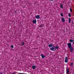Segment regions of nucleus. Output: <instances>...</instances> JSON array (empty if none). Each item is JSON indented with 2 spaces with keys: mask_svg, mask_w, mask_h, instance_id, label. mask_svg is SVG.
Instances as JSON below:
<instances>
[{
  "mask_svg": "<svg viewBox=\"0 0 74 74\" xmlns=\"http://www.w3.org/2000/svg\"><path fill=\"white\" fill-rule=\"evenodd\" d=\"M67 44L68 45V48H69L72 47H71V43H67Z\"/></svg>",
  "mask_w": 74,
  "mask_h": 74,
  "instance_id": "nucleus-1",
  "label": "nucleus"
},
{
  "mask_svg": "<svg viewBox=\"0 0 74 74\" xmlns=\"http://www.w3.org/2000/svg\"><path fill=\"white\" fill-rule=\"evenodd\" d=\"M69 48L70 49L71 52H73V50H74V48H73V47H71Z\"/></svg>",
  "mask_w": 74,
  "mask_h": 74,
  "instance_id": "nucleus-2",
  "label": "nucleus"
},
{
  "mask_svg": "<svg viewBox=\"0 0 74 74\" xmlns=\"http://www.w3.org/2000/svg\"><path fill=\"white\" fill-rule=\"evenodd\" d=\"M68 58H67V57H65V63H67V62H68Z\"/></svg>",
  "mask_w": 74,
  "mask_h": 74,
  "instance_id": "nucleus-3",
  "label": "nucleus"
},
{
  "mask_svg": "<svg viewBox=\"0 0 74 74\" xmlns=\"http://www.w3.org/2000/svg\"><path fill=\"white\" fill-rule=\"evenodd\" d=\"M53 47H54L55 48V49H54L55 51H56V49H59V47L58 46H56L55 47V46H54Z\"/></svg>",
  "mask_w": 74,
  "mask_h": 74,
  "instance_id": "nucleus-4",
  "label": "nucleus"
},
{
  "mask_svg": "<svg viewBox=\"0 0 74 74\" xmlns=\"http://www.w3.org/2000/svg\"><path fill=\"white\" fill-rule=\"evenodd\" d=\"M66 74H69V68H67L66 69Z\"/></svg>",
  "mask_w": 74,
  "mask_h": 74,
  "instance_id": "nucleus-5",
  "label": "nucleus"
},
{
  "mask_svg": "<svg viewBox=\"0 0 74 74\" xmlns=\"http://www.w3.org/2000/svg\"><path fill=\"white\" fill-rule=\"evenodd\" d=\"M36 19H40V16L39 15H37L36 16Z\"/></svg>",
  "mask_w": 74,
  "mask_h": 74,
  "instance_id": "nucleus-6",
  "label": "nucleus"
},
{
  "mask_svg": "<svg viewBox=\"0 0 74 74\" xmlns=\"http://www.w3.org/2000/svg\"><path fill=\"white\" fill-rule=\"evenodd\" d=\"M62 22H65V20H64V18L63 17L62 18Z\"/></svg>",
  "mask_w": 74,
  "mask_h": 74,
  "instance_id": "nucleus-7",
  "label": "nucleus"
},
{
  "mask_svg": "<svg viewBox=\"0 0 74 74\" xmlns=\"http://www.w3.org/2000/svg\"><path fill=\"white\" fill-rule=\"evenodd\" d=\"M33 23L36 24L37 21H36V20H33Z\"/></svg>",
  "mask_w": 74,
  "mask_h": 74,
  "instance_id": "nucleus-8",
  "label": "nucleus"
},
{
  "mask_svg": "<svg viewBox=\"0 0 74 74\" xmlns=\"http://www.w3.org/2000/svg\"><path fill=\"white\" fill-rule=\"evenodd\" d=\"M54 49V48L53 47H52L50 48V50L51 51H53Z\"/></svg>",
  "mask_w": 74,
  "mask_h": 74,
  "instance_id": "nucleus-9",
  "label": "nucleus"
},
{
  "mask_svg": "<svg viewBox=\"0 0 74 74\" xmlns=\"http://www.w3.org/2000/svg\"><path fill=\"white\" fill-rule=\"evenodd\" d=\"M33 69H36V66L34 65L32 66Z\"/></svg>",
  "mask_w": 74,
  "mask_h": 74,
  "instance_id": "nucleus-10",
  "label": "nucleus"
},
{
  "mask_svg": "<svg viewBox=\"0 0 74 74\" xmlns=\"http://www.w3.org/2000/svg\"><path fill=\"white\" fill-rule=\"evenodd\" d=\"M41 56L42 58H44L45 57V56L43 55L42 54H41Z\"/></svg>",
  "mask_w": 74,
  "mask_h": 74,
  "instance_id": "nucleus-11",
  "label": "nucleus"
},
{
  "mask_svg": "<svg viewBox=\"0 0 74 74\" xmlns=\"http://www.w3.org/2000/svg\"><path fill=\"white\" fill-rule=\"evenodd\" d=\"M69 23H70L71 22V18H69Z\"/></svg>",
  "mask_w": 74,
  "mask_h": 74,
  "instance_id": "nucleus-12",
  "label": "nucleus"
},
{
  "mask_svg": "<svg viewBox=\"0 0 74 74\" xmlns=\"http://www.w3.org/2000/svg\"><path fill=\"white\" fill-rule=\"evenodd\" d=\"M52 46V45L50 44L49 45V47H51Z\"/></svg>",
  "mask_w": 74,
  "mask_h": 74,
  "instance_id": "nucleus-13",
  "label": "nucleus"
},
{
  "mask_svg": "<svg viewBox=\"0 0 74 74\" xmlns=\"http://www.w3.org/2000/svg\"><path fill=\"white\" fill-rule=\"evenodd\" d=\"M60 7L61 8H63V5H62V4H61Z\"/></svg>",
  "mask_w": 74,
  "mask_h": 74,
  "instance_id": "nucleus-14",
  "label": "nucleus"
},
{
  "mask_svg": "<svg viewBox=\"0 0 74 74\" xmlns=\"http://www.w3.org/2000/svg\"><path fill=\"white\" fill-rule=\"evenodd\" d=\"M25 45V42H22V45Z\"/></svg>",
  "mask_w": 74,
  "mask_h": 74,
  "instance_id": "nucleus-15",
  "label": "nucleus"
},
{
  "mask_svg": "<svg viewBox=\"0 0 74 74\" xmlns=\"http://www.w3.org/2000/svg\"><path fill=\"white\" fill-rule=\"evenodd\" d=\"M70 41L71 42H73V40L72 39H71L70 40Z\"/></svg>",
  "mask_w": 74,
  "mask_h": 74,
  "instance_id": "nucleus-16",
  "label": "nucleus"
},
{
  "mask_svg": "<svg viewBox=\"0 0 74 74\" xmlns=\"http://www.w3.org/2000/svg\"><path fill=\"white\" fill-rule=\"evenodd\" d=\"M70 11L71 12H72V11H73L72 9H71V8H70Z\"/></svg>",
  "mask_w": 74,
  "mask_h": 74,
  "instance_id": "nucleus-17",
  "label": "nucleus"
},
{
  "mask_svg": "<svg viewBox=\"0 0 74 74\" xmlns=\"http://www.w3.org/2000/svg\"><path fill=\"white\" fill-rule=\"evenodd\" d=\"M73 64H74V63H73V62H71V66H73Z\"/></svg>",
  "mask_w": 74,
  "mask_h": 74,
  "instance_id": "nucleus-18",
  "label": "nucleus"
},
{
  "mask_svg": "<svg viewBox=\"0 0 74 74\" xmlns=\"http://www.w3.org/2000/svg\"><path fill=\"white\" fill-rule=\"evenodd\" d=\"M69 17H71V14L70 13L69 14Z\"/></svg>",
  "mask_w": 74,
  "mask_h": 74,
  "instance_id": "nucleus-19",
  "label": "nucleus"
},
{
  "mask_svg": "<svg viewBox=\"0 0 74 74\" xmlns=\"http://www.w3.org/2000/svg\"><path fill=\"white\" fill-rule=\"evenodd\" d=\"M43 26V25H42V24H41V25H40V27H42Z\"/></svg>",
  "mask_w": 74,
  "mask_h": 74,
  "instance_id": "nucleus-20",
  "label": "nucleus"
},
{
  "mask_svg": "<svg viewBox=\"0 0 74 74\" xmlns=\"http://www.w3.org/2000/svg\"><path fill=\"white\" fill-rule=\"evenodd\" d=\"M61 16H62V17L63 16V13H61Z\"/></svg>",
  "mask_w": 74,
  "mask_h": 74,
  "instance_id": "nucleus-21",
  "label": "nucleus"
},
{
  "mask_svg": "<svg viewBox=\"0 0 74 74\" xmlns=\"http://www.w3.org/2000/svg\"><path fill=\"white\" fill-rule=\"evenodd\" d=\"M11 48H14V46H13V45H12L11 46Z\"/></svg>",
  "mask_w": 74,
  "mask_h": 74,
  "instance_id": "nucleus-22",
  "label": "nucleus"
},
{
  "mask_svg": "<svg viewBox=\"0 0 74 74\" xmlns=\"http://www.w3.org/2000/svg\"><path fill=\"white\" fill-rule=\"evenodd\" d=\"M16 10H15V13H16V14H17V12H16Z\"/></svg>",
  "mask_w": 74,
  "mask_h": 74,
  "instance_id": "nucleus-23",
  "label": "nucleus"
},
{
  "mask_svg": "<svg viewBox=\"0 0 74 74\" xmlns=\"http://www.w3.org/2000/svg\"><path fill=\"white\" fill-rule=\"evenodd\" d=\"M12 74H15V73H12Z\"/></svg>",
  "mask_w": 74,
  "mask_h": 74,
  "instance_id": "nucleus-24",
  "label": "nucleus"
},
{
  "mask_svg": "<svg viewBox=\"0 0 74 74\" xmlns=\"http://www.w3.org/2000/svg\"><path fill=\"white\" fill-rule=\"evenodd\" d=\"M51 1H53V0H50Z\"/></svg>",
  "mask_w": 74,
  "mask_h": 74,
  "instance_id": "nucleus-25",
  "label": "nucleus"
},
{
  "mask_svg": "<svg viewBox=\"0 0 74 74\" xmlns=\"http://www.w3.org/2000/svg\"><path fill=\"white\" fill-rule=\"evenodd\" d=\"M0 74H2V73H0Z\"/></svg>",
  "mask_w": 74,
  "mask_h": 74,
  "instance_id": "nucleus-26",
  "label": "nucleus"
},
{
  "mask_svg": "<svg viewBox=\"0 0 74 74\" xmlns=\"http://www.w3.org/2000/svg\"><path fill=\"white\" fill-rule=\"evenodd\" d=\"M72 23H73V21H72Z\"/></svg>",
  "mask_w": 74,
  "mask_h": 74,
  "instance_id": "nucleus-27",
  "label": "nucleus"
},
{
  "mask_svg": "<svg viewBox=\"0 0 74 74\" xmlns=\"http://www.w3.org/2000/svg\"><path fill=\"white\" fill-rule=\"evenodd\" d=\"M73 1H74V0H72Z\"/></svg>",
  "mask_w": 74,
  "mask_h": 74,
  "instance_id": "nucleus-28",
  "label": "nucleus"
}]
</instances>
